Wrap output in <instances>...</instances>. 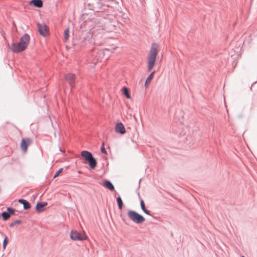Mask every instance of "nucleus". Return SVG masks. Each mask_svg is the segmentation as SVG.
Instances as JSON below:
<instances>
[{
    "instance_id": "nucleus-18",
    "label": "nucleus",
    "mask_w": 257,
    "mask_h": 257,
    "mask_svg": "<svg viewBox=\"0 0 257 257\" xmlns=\"http://www.w3.org/2000/svg\"><path fill=\"white\" fill-rule=\"evenodd\" d=\"M2 216L4 220L6 221L10 218L8 211H4L2 213Z\"/></svg>"
},
{
    "instance_id": "nucleus-26",
    "label": "nucleus",
    "mask_w": 257,
    "mask_h": 257,
    "mask_svg": "<svg viewBox=\"0 0 257 257\" xmlns=\"http://www.w3.org/2000/svg\"><path fill=\"white\" fill-rule=\"evenodd\" d=\"M104 53V52L103 51H99L98 52V55H103Z\"/></svg>"
},
{
    "instance_id": "nucleus-22",
    "label": "nucleus",
    "mask_w": 257,
    "mask_h": 257,
    "mask_svg": "<svg viewBox=\"0 0 257 257\" xmlns=\"http://www.w3.org/2000/svg\"><path fill=\"white\" fill-rule=\"evenodd\" d=\"M21 223V220H16L12 222H11L10 224V226L11 227H14L15 225L16 224H19Z\"/></svg>"
},
{
    "instance_id": "nucleus-25",
    "label": "nucleus",
    "mask_w": 257,
    "mask_h": 257,
    "mask_svg": "<svg viewBox=\"0 0 257 257\" xmlns=\"http://www.w3.org/2000/svg\"><path fill=\"white\" fill-rule=\"evenodd\" d=\"M63 171V168H60L56 172V173L55 174V175H54L53 176V178H55L59 176V175H60V174Z\"/></svg>"
},
{
    "instance_id": "nucleus-1",
    "label": "nucleus",
    "mask_w": 257,
    "mask_h": 257,
    "mask_svg": "<svg viewBox=\"0 0 257 257\" xmlns=\"http://www.w3.org/2000/svg\"><path fill=\"white\" fill-rule=\"evenodd\" d=\"M30 40L29 34H25L20 38V41L17 43H13L11 48L14 53H20L24 51L28 47Z\"/></svg>"
},
{
    "instance_id": "nucleus-17",
    "label": "nucleus",
    "mask_w": 257,
    "mask_h": 257,
    "mask_svg": "<svg viewBox=\"0 0 257 257\" xmlns=\"http://www.w3.org/2000/svg\"><path fill=\"white\" fill-rule=\"evenodd\" d=\"M116 202L118 205V208L120 210L122 209L123 204L122 200L120 196H118L116 198Z\"/></svg>"
},
{
    "instance_id": "nucleus-29",
    "label": "nucleus",
    "mask_w": 257,
    "mask_h": 257,
    "mask_svg": "<svg viewBox=\"0 0 257 257\" xmlns=\"http://www.w3.org/2000/svg\"><path fill=\"white\" fill-rule=\"evenodd\" d=\"M241 257H245V256H244L243 255H242Z\"/></svg>"
},
{
    "instance_id": "nucleus-15",
    "label": "nucleus",
    "mask_w": 257,
    "mask_h": 257,
    "mask_svg": "<svg viewBox=\"0 0 257 257\" xmlns=\"http://www.w3.org/2000/svg\"><path fill=\"white\" fill-rule=\"evenodd\" d=\"M155 73H156V71H153L148 76V77H147V78L146 79V81H145V86L146 87H147V85H148V84H149L151 82V81H152V80L153 79V78L154 77V76Z\"/></svg>"
},
{
    "instance_id": "nucleus-14",
    "label": "nucleus",
    "mask_w": 257,
    "mask_h": 257,
    "mask_svg": "<svg viewBox=\"0 0 257 257\" xmlns=\"http://www.w3.org/2000/svg\"><path fill=\"white\" fill-rule=\"evenodd\" d=\"M140 206L142 210L144 213L149 215H151L150 211L146 209L145 202L143 199L140 200Z\"/></svg>"
},
{
    "instance_id": "nucleus-23",
    "label": "nucleus",
    "mask_w": 257,
    "mask_h": 257,
    "mask_svg": "<svg viewBox=\"0 0 257 257\" xmlns=\"http://www.w3.org/2000/svg\"><path fill=\"white\" fill-rule=\"evenodd\" d=\"M73 46H74V49L76 50H77L81 48L82 47V45H78L75 41L73 43Z\"/></svg>"
},
{
    "instance_id": "nucleus-24",
    "label": "nucleus",
    "mask_w": 257,
    "mask_h": 257,
    "mask_svg": "<svg viewBox=\"0 0 257 257\" xmlns=\"http://www.w3.org/2000/svg\"><path fill=\"white\" fill-rule=\"evenodd\" d=\"M100 150H101V152L104 154H106L107 155V151H106V149H105L104 148V143H102V145L101 146V148H100Z\"/></svg>"
},
{
    "instance_id": "nucleus-5",
    "label": "nucleus",
    "mask_w": 257,
    "mask_h": 257,
    "mask_svg": "<svg viewBox=\"0 0 257 257\" xmlns=\"http://www.w3.org/2000/svg\"><path fill=\"white\" fill-rule=\"evenodd\" d=\"M70 238L73 240H84L86 237L80 232L77 231L71 230L70 233Z\"/></svg>"
},
{
    "instance_id": "nucleus-20",
    "label": "nucleus",
    "mask_w": 257,
    "mask_h": 257,
    "mask_svg": "<svg viewBox=\"0 0 257 257\" xmlns=\"http://www.w3.org/2000/svg\"><path fill=\"white\" fill-rule=\"evenodd\" d=\"M8 243V237L5 235V238L3 240V250H5L6 249V246L7 245Z\"/></svg>"
},
{
    "instance_id": "nucleus-19",
    "label": "nucleus",
    "mask_w": 257,
    "mask_h": 257,
    "mask_svg": "<svg viewBox=\"0 0 257 257\" xmlns=\"http://www.w3.org/2000/svg\"><path fill=\"white\" fill-rule=\"evenodd\" d=\"M64 41L65 42H66L68 40L69 35V28L66 29L64 31Z\"/></svg>"
},
{
    "instance_id": "nucleus-27",
    "label": "nucleus",
    "mask_w": 257,
    "mask_h": 257,
    "mask_svg": "<svg viewBox=\"0 0 257 257\" xmlns=\"http://www.w3.org/2000/svg\"><path fill=\"white\" fill-rule=\"evenodd\" d=\"M59 150H60V151L62 152V151L61 150V149L60 148L59 149Z\"/></svg>"
},
{
    "instance_id": "nucleus-6",
    "label": "nucleus",
    "mask_w": 257,
    "mask_h": 257,
    "mask_svg": "<svg viewBox=\"0 0 257 257\" xmlns=\"http://www.w3.org/2000/svg\"><path fill=\"white\" fill-rule=\"evenodd\" d=\"M32 140L28 138H23L22 140L21 143V148L24 152H26L28 150V147L32 143Z\"/></svg>"
},
{
    "instance_id": "nucleus-11",
    "label": "nucleus",
    "mask_w": 257,
    "mask_h": 257,
    "mask_svg": "<svg viewBox=\"0 0 257 257\" xmlns=\"http://www.w3.org/2000/svg\"><path fill=\"white\" fill-rule=\"evenodd\" d=\"M18 202L23 205V208L25 210L29 209L31 208V205L30 203L26 200L24 199H19Z\"/></svg>"
},
{
    "instance_id": "nucleus-8",
    "label": "nucleus",
    "mask_w": 257,
    "mask_h": 257,
    "mask_svg": "<svg viewBox=\"0 0 257 257\" xmlns=\"http://www.w3.org/2000/svg\"><path fill=\"white\" fill-rule=\"evenodd\" d=\"M38 28L41 35L45 37L47 35L48 30L46 25L38 24Z\"/></svg>"
},
{
    "instance_id": "nucleus-9",
    "label": "nucleus",
    "mask_w": 257,
    "mask_h": 257,
    "mask_svg": "<svg viewBox=\"0 0 257 257\" xmlns=\"http://www.w3.org/2000/svg\"><path fill=\"white\" fill-rule=\"evenodd\" d=\"M115 132L123 135L125 133V128L121 122L116 123L115 126Z\"/></svg>"
},
{
    "instance_id": "nucleus-7",
    "label": "nucleus",
    "mask_w": 257,
    "mask_h": 257,
    "mask_svg": "<svg viewBox=\"0 0 257 257\" xmlns=\"http://www.w3.org/2000/svg\"><path fill=\"white\" fill-rule=\"evenodd\" d=\"M75 79V75L73 74L69 73L65 76V80L69 83L71 88L74 86Z\"/></svg>"
},
{
    "instance_id": "nucleus-10",
    "label": "nucleus",
    "mask_w": 257,
    "mask_h": 257,
    "mask_svg": "<svg viewBox=\"0 0 257 257\" xmlns=\"http://www.w3.org/2000/svg\"><path fill=\"white\" fill-rule=\"evenodd\" d=\"M47 205L46 202H38L36 206V210L41 212L44 210V207Z\"/></svg>"
},
{
    "instance_id": "nucleus-2",
    "label": "nucleus",
    "mask_w": 257,
    "mask_h": 257,
    "mask_svg": "<svg viewBox=\"0 0 257 257\" xmlns=\"http://www.w3.org/2000/svg\"><path fill=\"white\" fill-rule=\"evenodd\" d=\"M158 45L156 43H153L151 49L147 57L148 68L147 71H151L153 68L158 54Z\"/></svg>"
},
{
    "instance_id": "nucleus-12",
    "label": "nucleus",
    "mask_w": 257,
    "mask_h": 257,
    "mask_svg": "<svg viewBox=\"0 0 257 257\" xmlns=\"http://www.w3.org/2000/svg\"><path fill=\"white\" fill-rule=\"evenodd\" d=\"M103 185L107 189H109L110 191H113L114 190V187L112 183L108 181L105 180L103 183Z\"/></svg>"
},
{
    "instance_id": "nucleus-13",
    "label": "nucleus",
    "mask_w": 257,
    "mask_h": 257,
    "mask_svg": "<svg viewBox=\"0 0 257 257\" xmlns=\"http://www.w3.org/2000/svg\"><path fill=\"white\" fill-rule=\"evenodd\" d=\"M30 4L34 5L38 8H41L43 7V1L42 0H31Z\"/></svg>"
},
{
    "instance_id": "nucleus-4",
    "label": "nucleus",
    "mask_w": 257,
    "mask_h": 257,
    "mask_svg": "<svg viewBox=\"0 0 257 257\" xmlns=\"http://www.w3.org/2000/svg\"><path fill=\"white\" fill-rule=\"evenodd\" d=\"M128 218L137 224H141L145 220V217L134 210H129L127 212Z\"/></svg>"
},
{
    "instance_id": "nucleus-21",
    "label": "nucleus",
    "mask_w": 257,
    "mask_h": 257,
    "mask_svg": "<svg viewBox=\"0 0 257 257\" xmlns=\"http://www.w3.org/2000/svg\"><path fill=\"white\" fill-rule=\"evenodd\" d=\"M7 210L10 217L11 215L15 214V210L14 208L9 207L7 208Z\"/></svg>"
},
{
    "instance_id": "nucleus-3",
    "label": "nucleus",
    "mask_w": 257,
    "mask_h": 257,
    "mask_svg": "<svg viewBox=\"0 0 257 257\" xmlns=\"http://www.w3.org/2000/svg\"><path fill=\"white\" fill-rule=\"evenodd\" d=\"M81 156L88 162L90 169H93L96 167L97 161L90 152L83 151L81 152Z\"/></svg>"
},
{
    "instance_id": "nucleus-28",
    "label": "nucleus",
    "mask_w": 257,
    "mask_h": 257,
    "mask_svg": "<svg viewBox=\"0 0 257 257\" xmlns=\"http://www.w3.org/2000/svg\"><path fill=\"white\" fill-rule=\"evenodd\" d=\"M140 182H141V180H140V181H139V184H140Z\"/></svg>"
},
{
    "instance_id": "nucleus-16",
    "label": "nucleus",
    "mask_w": 257,
    "mask_h": 257,
    "mask_svg": "<svg viewBox=\"0 0 257 257\" xmlns=\"http://www.w3.org/2000/svg\"><path fill=\"white\" fill-rule=\"evenodd\" d=\"M122 93L124 95V96L128 99L131 98V95L129 93L128 89L126 87H123L122 88Z\"/></svg>"
}]
</instances>
